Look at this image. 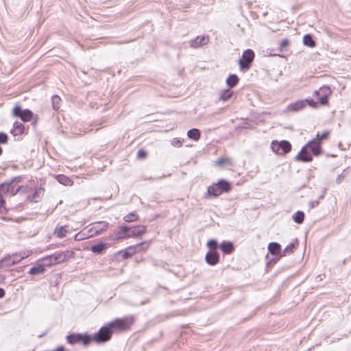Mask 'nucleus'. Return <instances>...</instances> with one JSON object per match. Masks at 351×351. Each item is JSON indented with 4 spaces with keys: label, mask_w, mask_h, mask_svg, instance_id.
<instances>
[{
    "label": "nucleus",
    "mask_w": 351,
    "mask_h": 351,
    "mask_svg": "<svg viewBox=\"0 0 351 351\" xmlns=\"http://www.w3.org/2000/svg\"><path fill=\"white\" fill-rule=\"evenodd\" d=\"M108 226V223L106 221H99L93 223L91 230L94 231L95 234L97 235L101 234L104 230H106Z\"/></svg>",
    "instance_id": "obj_15"
},
{
    "label": "nucleus",
    "mask_w": 351,
    "mask_h": 351,
    "mask_svg": "<svg viewBox=\"0 0 351 351\" xmlns=\"http://www.w3.org/2000/svg\"><path fill=\"white\" fill-rule=\"evenodd\" d=\"M146 156V152L144 150H139L137 153V156L138 158H144Z\"/></svg>",
    "instance_id": "obj_45"
},
{
    "label": "nucleus",
    "mask_w": 351,
    "mask_h": 351,
    "mask_svg": "<svg viewBox=\"0 0 351 351\" xmlns=\"http://www.w3.org/2000/svg\"><path fill=\"white\" fill-rule=\"evenodd\" d=\"M282 44H283V45L287 44V40H283Z\"/></svg>",
    "instance_id": "obj_49"
},
{
    "label": "nucleus",
    "mask_w": 351,
    "mask_h": 351,
    "mask_svg": "<svg viewBox=\"0 0 351 351\" xmlns=\"http://www.w3.org/2000/svg\"><path fill=\"white\" fill-rule=\"evenodd\" d=\"M233 95V91L229 89L223 90L219 96V100L226 101L230 99Z\"/></svg>",
    "instance_id": "obj_23"
},
{
    "label": "nucleus",
    "mask_w": 351,
    "mask_h": 351,
    "mask_svg": "<svg viewBox=\"0 0 351 351\" xmlns=\"http://www.w3.org/2000/svg\"><path fill=\"white\" fill-rule=\"evenodd\" d=\"M21 177L16 176L12 178L10 180L1 183L0 184V194H9L11 196L15 195L21 189V186L19 184H17L18 182H21Z\"/></svg>",
    "instance_id": "obj_3"
},
{
    "label": "nucleus",
    "mask_w": 351,
    "mask_h": 351,
    "mask_svg": "<svg viewBox=\"0 0 351 351\" xmlns=\"http://www.w3.org/2000/svg\"><path fill=\"white\" fill-rule=\"evenodd\" d=\"M310 204H311V208H314L319 204V202L318 201H313V202H310Z\"/></svg>",
    "instance_id": "obj_46"
},
{
    "label": "nucleus",
    "mask_w": 351,
    "mask_h": 351,
    "mask_svg": "<svg viewBox=\"0 0 351 351\" xmlns=\"http://www.w3.org/2000/svg\"><path fill=\"white\" fill-rule=\"evenodd\" d=\"M254 58V53L252 49L245 50L239 61L240 69L242 71L248 70L251 66Z\"/></svg>",
    "instance_id": "obj_7"
},
{
    "label": "nucleus",
    "mask_w": 351,
    "mask_h": 351,
    "mask_svg": "<svg viewBox=\"0 0 351 351\" xmlns=\"http://www.w3.org/2000/svg\"><path fill=\"white\" fill-rule=\"evenodd\" d=\"M220 248L221 251L226 254L232 253L234 249L232 243L230 241L222 242L220 245Z\"/></svg>",
    "instance_id": "obj_19"
},
{
    "label": "nucleus",
    "mask_w": 351,
    "mask_h": 351,
    "mask_svg": "<svg viewBox=\"0 0 351 351\" xmlns=\"http://www.w3.org/2000/svg\"><path fill=\"white\" fill-rule=\"evenodd\" d=\"M269 252L273 255H277L280 252V245L276 242L270 243L268 245Z\"/></svg>",
    "instance_id": "obj_20"
},
{
    "label": "nucleus",
    "mask_w": 351,
    "mask_h": 351,
    "mask_svg": "<svg viewBox=\"0 0 351 351\" xmlns=\"http://www.w3.org/2000/svg\"><path fill=\"white\" fill-rule=\"evenodd\" d=\"M279 147L280 149V155H285L291 152V144L288 141L282 140L279 142Z\"/></svg>",
    "instance_id": "obj_16"
},
{
    "label": "nucleus",
    "mask_w": 351,
    "mask_h": 351,
    "mask_svg": "<svg viewBox=\"0 0 351 351\" xmlns=\"http://www.w3.org/2000/svg\"><path fill=\"white\" fill-rule=\"evenodd\" d=\"M303 43L304 44H315L314 40H313L311 36L309 34H306L304 36Z\"/></svg>",
    "instance_id": "obj_39"
},
{
    "label": "nucleus",
    "mask_w": 351,
    "mask_h": 351,
    "mask_svg": "<svg viewBox=\"0 0 351 351\" xmlns=\"http://www.w3.org/2000/svg\"><path fill=\"white\" fill-rule=\"evenodd\" d=\"M344 177L345 176H344V175L343 173L337 176V178H336L337 184H340L342 182V180H343Z\"/></svg>",
    "instance_id": "obj_43"
},
{
    "label": "nucleus",
    "mask_w": 351,
    "mask_h": 351,
    "mask_svg": "<svg viewBox=\"0 0 351 351\" xmlns=\"http://www.w3.org/2000/svg\"><path fill=\"white\" fill-rule=\"evenodd\" d=\"M5 295V291L3 289L0 288V298H3Z\"/></svg>",
    "instance_id": "obj_47"
},
{
    "label": "nucleus",
    "mask_w": 351,
    "mask_h": 351,
    "mask_svg": "<svg viewBox=\"0 0 351 351\" xmlns=\"http://www.w3.org/2000/svg\"><path fill=\"white\" fill-rule=\"evenodd\" d=\"M8 139V135L3 132H0V143H7Z\"/></svg>",
    "instance_id": "obj_42"
},
{
    "label": "nucleus",
    "mask_w": 351,
    "mask_h": 351,
    "mask_svg": "<svg viewBox=\"0 0 351 351\" xmlns=\"http://www.w3.org/2000/svg\"><path fill=\"white\" fill-rule=\"evenodd\" d=\"M41 193H43V190L42 189H39L38 190H36L32 195H29L28 199L32 202H36V198L39 197Z\"/></svg>",
    "instance_id": "obj_34"
},
{
    "label": "nucleus",
    "mask_w": 351,
    "mask_h": 351,
    "mask_svg": "<svg viewBox=\"0 0 351 351\" xmlns=\"http://www.w3.org/2000/svg\"><path fill=\"white\" fill-rule=\"evenodd\" d=\"M67 259V252H56L51 255L43 258V261H49V263H45L47 267H50L53 265L59 264Z\"/></svg>",
    "instance_id": "obj_8"
},
{
    "label": "nucleus",
    "mask_w": 351,
    "mask_h": 351,
    "mask_svg": "<svg viewBox=\"0 0 351 351\" xmlns=\"http://www.w3.org/2000/svg\"><path fill=\"white\" fill-rule=\"evenodd\" d=\"M67 232L68 230L66 226L56 227L54 230V234H56L59 238L64 237Z\"/></svg>",
    "instance_id": "obj_24"
},
{
    "label": "nucleus",
    "mask_w": 351,
    "mask_h": 351,
    "mask_svg": "<svg viewBox=\"0 0 351 351\" xmlns=\"http://www.w3.org/2000/svg\"><path fill=\"white\" fill-rule=\"evenodd\" d=\"M43 263H49V261H43Z\"/></svg>",
    "instance_id": "obj_51"
},
{
    "label": "nucleus",
    "mask_w": 351,
    "mask_h": 351,
    "mask_svg": "<svg viewBox=\"0 0 351 351\" xmlns=\"http://www.w3.org/2000/svg\"><path fill=\"white\" fill-rule=\"evenodd\" d=\"M132 322V318L126 317L122 319H116L108 324L112 330L116 329L118 330H125L129 328Z\"/></svg>",
    "instance_id": "obj_9"
},
{
    "label": "nucleus",
    "mask_w": 351,
    "mask_h": 351,
    "mask_svg": "<svg viewBox=\"0 0 351 351\" xmlns=\"http://www.w3.org/2000/svg\"><path fill=\"white\" fill-rule=\"evenodd\" d=\"M304 101H306V106L308 105L312 108H317V103L315 102L313 99H305Z\"/></svg>",
    "instance_id": "obj_41"
},
{
    "label": "nucleus",
    "mask_w": 351,
    "mask_h": 351,
    "mask_svg": "<svg viewBox=\"0 0 351 351\" xmlns=\"http://www.w3.org/2000/svg\"><path fill=\"white\" fill-rule=\"evenodd\" d=\"M230 183L225 180H220L217 183L209 186L207 193L209 195L217 197L223 193H228L230 190Z\"/></svg>",
    "instance_id": "obj_4"
},
{
    "label": "nucleus",
    "mask_w": 351,
    "mask_h": 351,
    "mask_svg": "<svg viewBox=\"0 0 351 351\" xmlns=\"http://www.w3.org/2000/svg\"><path fill=\"white\" fill-rule=\"evenodd\" d=\"M52 107L55 110H58L61 104V99L59 96L55 95L51 97Z\"/></svg>",
    "instance_id": "obj_28"
},
{
    "label": "nucleus",
    "mask_w": 351,
    "mask_h": 351,
    "mask_svg": "<svg viewBox=\"0 0 351 351\" xmlns=\"http://www.w3.org/2000/svg\"><path fill=\"white\" fill-rule=\"evenodd\" d=\"M13 127L14 130L17 132L18 134H21L23 133L25 127L23 123L16 121L14 123Z\"/></svg>",
    "instance_id": "obj_29"
},
{
    "label": "nucleus",
    "mask_w": 351,
    "mask_h": 351,
    "mask_svg": "<svg viewBox=\"0 0 351 351\" xmlns=\"http://www.w3.org/2000/svg\"><path fill=\"white\" fill-rule=\"evenodd\" d=\"M329 134H330L329 131H325L321 135L317 134L316 136V138H315L314 139H317L318 142L319 140H325L328 138Z\"/></svg>",
    "instance_id": "obj_38"
},
{
    "label": "nucleus",
    "mask_w": 351,
    "mask_h": 351,
    "mask_svg": "<svg viewBox=\"0 0 351 351\" xmlns=\"http://www.w3.org/2000/svg\"><path fill=\"white\" fill-rule=\"evenodd\" d=\"M146 232L145 226L130 227L122 225L118 228L115 237L117 239H124L143 234Z\"/></svg>",
    "instance_id": "obj_2"
},
{
    "label": "nucleus",
    "mask_w": 351,
    "mask_h": 351,
    "mask_svg": "<svg viewBox=\"0 0 351 351\" xmlns=\"http://www.w3.org/2000/svg\"><path fill=\"white\" fill-rule=\"evenodd\" d=\"M288 46L289 45H276V48L275 49H267L266 53L268 56H271L285 57L289 54Z\"/></svg>",
    "instance_id": "obj_10"
},
{
    "label": "nucleus",
    "mask_w": 351,
    "mask_h": 351,
    "mask_svg": "<svg viewBox=\"0 0 351 351\" xmlns=\"http://www.w3.org/2000/svg\"><path fill=\"white\" fill-rule=\"evenodd\" d=\"M112 329L108 324L102 326L99 330L96 332L92 338V341H95L97 343H102L109 341L112 337Z\"/></svg>",
    "instance_id": "obj_5"
},
{
    "label": "nucleus",
    "mask_w": 351,
    "mask_h": 351,
    "mask_svg": "<svg viewBox=\"0 0 351 351\" xmlns=\"http://www.w3.org/2000/svg\"><path fill=\"white\" fill-rule=\"evenodd\" d=\"M13 114L15 117H20L24 122L29 121L33 116V113L31 110L28 109L22 110L19 106H16L14 108Z\"/></svg>",
    "instance_id": "obj_11"
},
{
    "label": "nucleus",
    "mask_w": 351,
    "mask_h": 351,
    "mask_svg": "<svg viewBox=\"0 0 351 351\" xmlns=\"http://www.w3.org/2000/svg\"><path fill=\"white\" fill-rule=\"evenodd\" d=\"M183 140L179 138H173L171 141V144L172 146L176 147H180L182 145Z\"/></svg>",
    "instance_id": "obj_37"
},
{
    "label": "nucleus",
    "mask_w": 351,
    "mask_h": 351,
    "mask_svg": "<svg viewBox=\"0 0 351 351\" xmlns=\"http://www.w3.org/2000/svg\"><path fill=\"white\" fill-rule=\"evenodd\" d=\"M191 46H192V47H197L198 45H191Z\"/></svg>",
    "instance_id": "obj_52"
},
{
    "label": "nucleus",
    "mask_w": 351,
    "mask_h": 351,
    "mask_svg": "<svg viewBox=\"0 0 351 351\" xmlns=\"http://www.w3.org/2000/svg\"><path fill=\"white\" fill-rule=\"evenodd\" d=\"M45 267H47V265H45V263L43 264H38L29 269V274L34 276L42 274L45 271Z\"/></svg>",
    "instance_id": "obj_17"
},
{
    "label": "nucleus",
    "mask_w": 351,
    "mask_h": 351,
    "mask_svg": "<svg viewBox=\"0 0 351 351\" xmlns=\"http://www.w3.org/2000/svg\"><path fill=\"white\" fill-rule=\"evenodd\" d=\"M308 149H309L314 156H318L320 154L322 147L319 142L317 141V139H312L304 147H303L301 151L295 156V159L302 162L311 161L313 158L308 153Z\"/></svg>",
    "instance_id": "obj_1"
},
{
    "label": "nucleus",
    "mask_w": 351,
    "mask_h": 351,
    "mask_svg": "<svg viewBox=\"0 0 351 351\" xmlns=\"http://www.w3.org/2000/svg\"><path fill=\"white\" fill-rule=\"evenodd\" d=\"M295 244L291 243L289 244L283 250V253L282 256H287V254H290L293 253V250L295 248Z\"/></svg>",
    "instance_id": "obj_33"
},
{
    "label": "nucleus",
    "mask_w": 351,
    "mask_h": 351,
    "mask_svg": "<svg viewBox=\"0 0 351 351\" xmlns=\"http://www.w3.org/2000/svg\"><path fill=\"white\" fill-rule=\"evenodd\" d=\"M206 262L210 265H215L219 263V255L217 252L208 251L205 256Z\"/></svg>",
    "instance_id": "obj_13"
},
{
    "label": "nucleus",
    "mask_w": 351,
    "mask_h": 351,
    "mask_svg": "<svg viewBox=\"0 0 351 351\" xmlns=\"http://www.w3.org/2000/svg\"><path fill=\"white\" fill-rule=\"evenodd\" d=\"M187 136L189 138L197 141L200 138V131L198 129H191L187 132Z\"/></svg>",
    "instance_id": "obj_22"
},
{
    "label": "nucleus",
    "mask_w": 351,
    "mask_h": 351,
    "mask_svg": "<svg viewBox=\"0 0 351 351\" xmlns=\"http://www.w3.org/2000/svg\"><path fill=\"white\" fill-rule=\"evenodd\" d=\"M108 246V244L101 242L99 243L92 245L90 250L96 254H101L107 248Z\"/></svg>",
    "instance_id": "obj_18"
},
{
    "label": "nucleus",
    "mask_w": 351,
    "mask_h": 351,
    "mask_svg": "<svg viewBox=\"0 0 351 351\" xmlns=\"http://www.w3.org/2000/svg\"><path fill=\"white\" fill-rule=\"evenodd\" d=\"M330 93L331 90L328 86H324L314 93L315 95L319 97V101L322 105H325L328 103V97Z\"/></svg>",
    "instance_id": "obj_12"
},
{
    "label": "nucleus",
    "mask_w": 351,
    "mask_h": 351,
    "mask_svg": "<svg viewBox=\"0 0 351 351\" xmlns=\"http://www.w3.org/2000/svg\"><path fill=\"white\" fill-rule=\"evenodd\" d=\"M2 152H3L2 148L0 147V156H1V154H2Z\"/></svg>",
    "instance_id": "obj_50"
},
{
    "label": "nucleus",
    "mask_w": 351,
    "mask_h": 351,
    "mask_svg": "<svg viewBox=\"0 0 351 351\" xmlns=\"http://www.w3.org/2000/svg\"><path fill=\"white\" fill-rule=\"evenodd\" d=\"M57 180L59 183L65 186H70L73 184V181L64 175H58L57 176Z\"/></svg>",
    "instance_id": "obj_25"
},
{
    "label": "nucleus",
    "mask_w": 351,
    "mask_h": 351,
    "mask_svg": "<svg viewBox=\"0 0 351 351\" xmlns=\"http://www.w3.org/2000/svg\"><path fill=\"white\" fill-rule=\"evenodd\" d=\"M3 195H1L0 194V210L1 208H5V206H4V205H5V200H4L3 197Z\"/></svg>",
    "instance_id": "obj_44"
},
{
    "label": "nucleus",
    "mask_w": 351,
    "mask_h": 351,
    "mask_svg": "<svg viewBox=\"0 0 351 351\" xmlns=\"http://www.w3.org/2000/svg\"><path fill=\"white\" fill-rule=\"evenodd\" d=\"M225 161H226V160H225V159H219V160H217V162L219 165H222V164H224V163H225Z\"/></svg>",
    "instance_id": "obj_48"
},
{
    "label": "nucleus",
    "mask_w": 351,
    "mask_h": 351,
    "mask_svg": "<svg viewBox=\"0 0 351 351\" xmlns=\"http://www.w3.org/2000/svg\"><path fill=\"white\" fill-rule=\"evenodd\" d=\"M10 256L12 261H11V263H9L8 265H15L26 257L25 253L15 254Z\"/></svg>",
    "instance_id": "obj_26"
},
{
    "label": "nucleus",
    "mask_w": 351,
    "mask_h": 351,
    "mask_svg": "<svg viewBox=\"0 0 351 351\" xmlns=\"http://www.w3.org/2000/svg\"><path fill=\"white\" fill-rule=\"evenodd\" d=\"M66 340L67 342L73 345L77 343H82L83 345L87 346L88 345L90 341H92L91 336L85 333V334H81V333H73L70 334L66 336Z\"/></svg>",
    "instance_id": "obj_6"
},
{
    "label": "nucleus",
    "mask_w": 351,
    "mask_h": 351,
    "mask_svg": "<svg viewBox=\"0 0 351 351\" xmlns=\"http://www.w3.org/2000/svg\"><path fill=\"white\" fill-rule=\"evenodd\" d=\"M12 261V259L11 258L10 255L5 256V258H2L0 261V267L12 266L13 265H8L9 263H11Z\"/></svg>",
    "instance_id": "obj_30"
},
{
    "label": "nucleus",
    "mask_w": 351,
    "mask_h": 351,
    "mask_svg": "<svg viewBox=\"0 0 351 351\" xmlns=\"http://www.w3.org/2000/svg\"><path fill=\"white\" fill-rule=\"evenodd\" d=\"M271 148L274 153L280 155V149L279 147V142L278 141H273L271 143Z\"/></svg>",
    "instance_id": "obj_35"
},
{
    "label": "nucleus",
    "mask_w": 351,
    "mask_h": 351,
    "mask_svg": "<svg viewBox=\"0 0 351 351\" xmlns=\"http://www.w3.org/2000/svg\"><path fill=\"white\" fill-rule=\"evenodd\" d=\"M239 77L235 74H231L226 80V84L230 88L234 87L239 82Z\"/></svg>",
    "instance_id": "obj_21"
},
{
    "label": "nucleus",
    "mask_w": 351,
    "mask_h": 351,
    "mask_svg": "<svg viewBox=\"0 0 351 351\" xmlns=\"http://www.w3.org/2000/svg\"><path fill=\"white\" fill-rule=\"evenodd\" d=\"M123 219L126 222H132V221H135L138 219V216L134 213H131L126 215L123 217Z\"/></svg>",
    "instance_id": "obj_31"
},
{
    "label": "nucleus",
    "mask_w": 351,
    "mask_h": 351,
    "mask_svg": "<svg viewBox=\"0 0 351 351\" xmlns=\"http://www.w3.org/2000/svg\"><path fill=\"white\" fill-rule=\"evenodd\" d=\"M207 246L210 249L209 251L217 252L218 244L215 239H210L208 241Z\"/></svg>",
    "instance_id": "obj_32"
},
{
    "label": "nucleus",
    "mask_w": 351,
    "mask_h": 351,
    "mask_svg": "<svg viewBox=\"0 0 351 351\" xmlns=\"http://www.w3.org/2000/svg\"><path fill=\"white\" fill-rule=\"evenodd\" d=\"M293 221L298 223H302L304 219V213L302 211H297L293 216Z\"/></svg>",
    "instance_id": "obj_27"
},
{
    "label": "nucleus",
    "mask_w": 351,
    "mask_h": 351,
    "mask_svg": "<svg viewBox=\"0 0 351 351\" xmlns=\"http://www.w3.org/2000/svg\"><path fill=\"white\" fill-rule=\"evenodd\" d=\"M209 41V38L208 36H197L195 40V44H207Z\"/></svg>",
    "instance_id": "obj_36"
},
{
    "label": "nucleus",
    "mask_w": 351,
    "mask_h": 351,
    "mask_svg": "<svg viewBox=\"0 0 351 351\" xmlns=\"http://www.w3.org/2000/svg\"><path fill=\"white\" fill-rule=\"evenodd\" d=\"M132 250V247H130L129 250H126L125 251L121 252V253L122 254V257L124 259L128 258L129 257L132 256V255L134 253V252H130L129 250Z\"/></svg>",
    "instance_id": "obj_40"
},
{
    "label": "nucleus",
    "mask_w": 351,
    "mask_h": 351,
    "mask_svg": "<svg viewBox=\"0 0 351 351\" xmlns=\"http://www.w3.org/2000/svg\"><path fill=\"white\" fill-rule=\"evenodd\" d=\"M306 101L303 100H299L295 102L290 104L287 107V111L289 112H297L302 110L306 107Z\"/></svg>",
    "instance_id": "obj_14"
},
{
    "label": "nucleus",
    "mask_w": 351,
    "mask_h": 351,
    "mask_svg": "<svg viewBox=\"0 0 351 351\" xmlns=\"http://www.w3.org/2000/svg\"><path fill=\"white\" fill-rule=\"evenodd\" d=\"M309 47H314L315 45H308Z\"/></svg>",
    "instance_id": "obj_53"
}]
</instances>
